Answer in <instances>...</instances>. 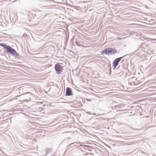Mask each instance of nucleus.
Masks as SVG:
<instances>
[{"mask_svg":"<svg viewBox=\"0 0 156 156\" xmlns=\"http://www.w3.org/2000/svg\"><path fill=\"white\" fill-rule=\"evenodd\" d=\"M124 56H123L122 57L117 58L113 61L112 63V67L113 69H115L117 67L119 62Z\"/></svg>","mask_w":156,"mask_h":156,"instance_id":"obj_3","label":"nucleus"},{"mask_svg":"<svg viewBox=\"0 0 156 156\" xmlns=\"http://www.w3.org/2000/svg\"><path fill=\"white\" fill-rule=\"evenodd\" d=\"M74 144V143H73L72 144H70V145H71L72 144Z\"/></svg>","mask_w":156,"mask_h":156,"instance_id":"obj_13","label":"nucleus"},{"mask_svg":"<svg viewBox=\"0 0 156 156\" xmlns=\"http://www.w3.org/2000/svg\"><path fill=\"white\" fill-rule=\"evenodd\" d=\"M7 52L8 53L10 54L13 56H18L19 54L16 51L10 46H9L7 49Z\"/></svg>","mask_w":156,"mask_h":156,"instance_id":"obj_1","label":"nucleus"},{"mask_svg":"<svg viewBox=\"0 0 156 156\" xmlns=\"http://www.w3.org/2000/svg\"><path fill=\"white\" fill-rule=\"evenodd\" d=\"M124 106L123 104H120L118 105H117L115 106V109L118 108H122V107H124Z\"/></svg>","mask_w":156,"mask_h":156,"instance_id":"obj_8","label":"nucleus"},{"mask_svg":"<svg viewBox=\"0 0 156 156\" xmlns=\"http://www.w3.org/2000/svg\"><path fill=\"white\" fill-rule=\"evenodd\" d=\"M109 48H107L104 50L102 51L101 52V53L103 55V54H105L106 55L108 54H109Z\"/></svg>","mask_w":156,"mask_h":156,"instance_id":"obj_6","label":"nucleus"},{"mask_svg":"<svg viewBox=\"0 0 156 156\" xmlns=\"http://www.w3.org/2000/svg\"><path fill=\"white\" fill-rule=\"evenodd\" d=\"M46 154L48 155V154L50 152L51 149L49 148H48L45 150Z\"/></svg>","mask_w":156,"mask_h":156,"instance_id":"obj_10","label":"nucleus"},{"mask_svg":"<svg viewBox=\"0 0 156 156\" xmlns=\"http://www.w3.org/2000/svg\"><path fill=\"white\" fill-rule=\"evenodd\" d=\"M75 43L78 46H81L82 45L81 42H80L78 40H76Z\"/></svg>","mask_w":156,"mask_h":156,"instance_id":"obj_9","label":"nucleus"},{"mask_svg":"<svg viewBox=\"0 0 156 156\" xmlns=\"http://www.w3.org/2000/svg\"><path fill=\"white\" fill-rule=\"evenodd\" d=\"M109 54L115 55L117 53L116 49L113 48H109Z\"/></svg>","mask_w":156,"mask_h":156,"instance_id":"obj_5","label":"nucleus"},{"mask_svg":"<svg viewBox=\"0 0 156 156\" xmlns=\"http://www.w3.org/2000/svg\"><path fill=\"white\" fill-rule=\"evenodd\" d=\"M84 147H88V146H87V145H85L84 146Z\"/></svg>","mask_w":156,"mask_h":156,"instance_id":"obj_12","label":"nucleus"},{"mask_svg":"<svg viewBox=\"0 0 156 156\" xmlns=\"http://www.w3.org/2000/svg\"><path fill=\"white\" fill-rule=\"evenodd\" d=\"M111 71H110V73H111Z\"/></svg>","mask_w":156,"mask_h":156,"instance_id":"obj_14","label":"nucleus"},{"mask_svg":"<svg viewBox=\"0 0 156 156\" xmlns=\"http://www.w3.org/2000/svg\"><path fill=\"white\" fill-rule=\"evenodd\" d=\"M0 46L3 47L5 49H6L9 46L8 45H7L6 44L3 43H0Z\"/></svg>","mask_w":156,"mask_h":156,"instance_id":"obj_7","label":"nucleus"},{"mask_svg":"<svg viewBox=\"0 0 156 156\" xmlns=\"http://www.w3.org/2000/svg\"><path fill=\"white\" fill-rule=\"evenodd\" d=\"M86 100L88 101H91V99H87Z\"/></svg>","mask_w":156,"mask_h":156,"instance_id":"obj_11","label":"nucleus"},{"mask_svg":"<svg viewBox=\"0 0 156 156\" xmlns=\"http://www.w3.org/2000/svg\"><path fill=\"white\" fill-rule=\"evenodd\" d=\"M72 89L70 87H67L66 89V95L69 96L73 95Z\"/></svg>","mask_w":156,"mask_h":156,"instance_id":"obj_4","label":"nucleus"},{"mask_svg":"<svg viewBox=\"0 0 156 156\" xmlns=\"http://www.w3.org/2000/svg\"><path fill=\"white\" fill-rule=\"evenodd\" d=\"M55 69L57 74H60L62 72L63 70L62 66L58 64H56L55 65Z\"/></svg>","mask_w":156,"mask_h":156,"instance_id":"obj_2","label":"nucleus"}]
</instances>
